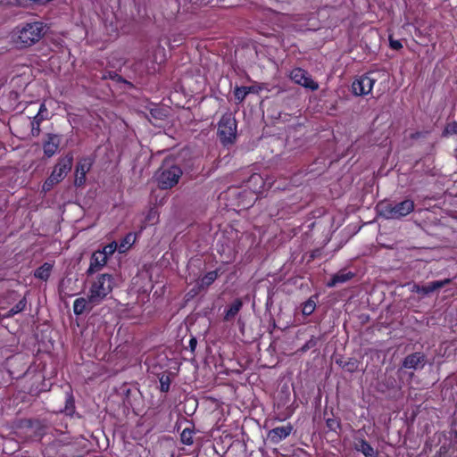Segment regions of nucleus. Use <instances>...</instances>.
Returning a JSON list of instances; mask_svg holds the SVG:
<instances>
[{
  "instance_id": "obj_19",
  "label": "nucleus",
  "mask_w": 457,
  "mask_h": 457,
  "mask_svg": "<svg viewBox=\"0 0 457 457\" xmlns=\"http://www.w3.org/2000/svg\"><path fill=\"white\" fill-rule=\"evenodd\" d=\"M243 306V303L240 299H236L232 304L229 306V308L227 310L224 320H232L241 310Z\"/></svg>"
},
{
  "instance_id": "obj_18",
  "label": "nucleus",
  "mask_w": 457,
  "mask_h": 457,
  "mask_svg": "<svg viewBox=\"0 0 457 457\" xmlns=\"http://www.w3.org/2000/svg\"><path fill=\"white\" fill-rule=\"evenodd\" d=\"M249 188L254 193H258L264 186L263 179L260 174H253L247 181Z\"/></svg>"
},
{
  "instance_id": "obj_23",
  "label": "nucleus",
  "mask_w": 457,
  "mask_h": 457,
  "mask_svg": "<svg viewBox=\"0 0 457 457\" xmlns=\"http://www.w3.org/2000/svg\"><path fill=\"white\" fill-rule=\"evenodd\" d=\"M158 220H159L158 211L154 208H151L148 211L144 222H145V226L154 225L155 223L158 222Z\"/></svg>"
},
{
  "instance_id": "obj_17",
  "label": "nucleus",
  "mask_w": 457,
  "mask_h": 457,
  "mask_svg": "<svg viewBox=\"0 0 457 457\" xmlns=\"http://www.w3.org/2000/svg\"><path fill=\"white\" fill-rule=\"evenodd\" d=\"M353 277V273L351 271L341 270L331 278L330 281L328 282V287H333L337 284L345 283L350 280Z\"/></svg>"
},
{
  "instance_id": "obj_2",
  "label": "nucleus",
  "mask_w": 457,
  "mask_h": 457,
  "mask_svg": "<svg viewBox=\"0 0 457 457\" xmlns=\"http://www.w3.org/2000/svg\"><path fill=\"white\" fill-rule=\"evenodd\" d=\"M114 279L110 274L98 276L92 283L88 294L92 305H98L112 291Z\"/></svg>"
},
{
  "instance_id": "obj_12",
  "label": "nucleus",
  "mask_w": 457,
  "mask_h": 457,
  "mask_svg": "<svg viewBox=\"0 0 457 457\" xmlns=\"http://www.w3.org/2000/svg\"><path fill=\"white\" fill-rule=\"evenodd\" d=\"M293 429V426L289 423L286 426L274 428L269 431L268 438L273 444H278L282 440L286 439L292 433Z\"/></svg>"
},
{
  "instance_id": "obj_11",
  "label": "nucleus",
  "mask_w": 457,
  "mask_h": 457,
  "mask_svg": "<svg viewBox=\"0 0 457 457\" xmlns=\"http://www.w3.org/2000/svg\"><path fill=\"white\" fill-rule=\"evenodd\" d=\"M426 363V357L422 353H414L407 355L403 361V368L409 370L422 369Z\"/></svg>"
},
{
  "instance_id": "obj_24",
  "label": "nucleus",
  "mask_w": 457,
  "mask_h": 457,
  "mask_svg": "<svg viewBox=\"0 0 457 457\" xmlns=\"http://www.w3.org/2000/svg\"><path fill=\"white\" fill-rule=\"evenodd\" d=\"M26 304H27V301H26V298L23 297L21 300L19 301V303L14 305L9 312L7 314H5L4 317L5 318H10V317H12L14 316L15 314L22 312L25 307H26Z\"/></svg>"
},
{
  "instance_id": "obj_22",
  "label": "nucleus",
  "mask_w": 457,
  "mask_h": 457,
  "mask_svg": "<svg viewBox=\"0 0 457 457\" xmlns=\"http://www.w3.org/2000/svg\"><path fill=\"white\" fill-rule=\"evenodd\" d=\"M47 119V117H39L35 116L32 120H30L31 126V135L33 137H37L40 133V124L43 120Z\"/></svg>"
},
{
  "instance_id": "obj_21",
  "label": "nucleus",
  "mask_w": 457,
  "mask_h": 457,
  "mask_svg": "<svg viewBox=\"0 0 457 457\" xmlns=\"http://www.w3.org/2000/svg\"><path fill=\"white\" fill-rule=\"evenodd\" d=\"M136 236L132 233H129L118 245V250L120 253L127 252L130 246L135 243Z\"/></svg>"
},
{
  "instance_id": "obj_10",
  "label": "nucleus",
  "mask_w": 457,
  "mask_h": 457,
  "mask_svg": "<svg viewBox=\"0 0 457 457\" xmlns=\"http://www.w3.org/2000/svg\"><path fill=\"white\" fill-rule=\"evenodd\" d=\"M450 282H451L450 278H445L444 280L432 281L426 286L413 284L411 287V292L416 293V294H419V295H421L424 296V295H428L442 288L443 287L448 285Z\"/></svg>"
},
{
  "instance_id": "obj_27",
  "label": "nucleus",
  "mask_w": 457,
  "mask_h": 457,
  "mask_svg": "<svg viewBox=\"0 0 457 457\" xmlns=\"http://www.w3.org/2000/svg\"><path fill=\"white\" fill-rule=\"evenodd\" d=\"M118 249V244L113 241L107 245H105L102 250H99L100 253H104V256L108 259L111 255L114 253V252Z\"/></svg>"
},
{
  "instance_id": "obj_5",
  "label": "nucleus",
  "mask_w": 457,
  "mask_h": 457,
  "mask_svg": "<svg viewBox=\"0 0 457 457\" xmlns=\"http://www.w3.org/2000/svg\"><path fill=\"white\" fill-rule=\"evenodd\" d=\"M218 135L223 144H231L237 136V122L232 113L227 112L218 123Z\"/></svg>"
},
{
  "instance_id": "obj_15",
  "label": "nucleus",
  "mask_w": 457,
  "mask_h": 457,
  "mask_svg": "<svg viewBox=\"0 0 457 457\" xmlns=\"http://www.w3.org/2000/svg\"><path fill=\"white\" fill-rule=\"evenodd\" d=\"M95 305H92L90 301V295H87V298L79 297L74 301L73 312L76 315H80L86 311H90Z\"/></svg>"
},
{
  "instance_id": "obj_35",
  "label": "nucleus",
  "mask_w": 457,
  "mask_h": 457,
  "mask_svg": "<svg viewBox=\"0 0 457 457\" xmlns=\"http://www.w3.org/2000/svg\"><path fill=\"white\" fill-rule=\"evenodd\" d=\"M161 382V390L162 392H168L169 391V388H170V382H169V379L167 378V381H164L163 380V378H161L160 380Z\"/></svg>"
},
{
  "instance_id": "obj_37",
  "label": "nucleus",
  "mask_w": 457,
  "mask_h": 457,
  "mask_svg": "<svg viewBox=\"0 0 457 457\" xmlns=\"http://www.w3.org/2000/svg\"><path fill=\"white\" fill-rule=\"evenodd\" d=\"M196 345H197V341L195 337H192L190 340H189V347L191 349L192 352L195 351V347H196Z\"/></svg>"
},
{
  "instance_id": "obj_32",
  "label": "nucleus",
  "mask_w": 457,
  "mask_h": 457,
  "mask_svg": "<svg viewBox=\"0 0 457 457\" xmlns=\"http://www.w3.org/2000/svg\"><path fill=\"white\" fill-rule=\"evenodd\" d=\"M445 135H455L457 134V123L451 122L448 123L444 130Z\"/></svg>"
},
{
  "instance_id": "obj_4",
  "label": "nucleus",
  "mask_w": 457,
  "mask_h": 457,
  "mask_svg": "<svg viewBox=\"0 0 457 457\" xmlns=\"http://www.w3.org/2000/svg\"><path fill=\"white\" fill-rule=\"evenodd\" d=\"M183 172L179 166L170 162H163L156 173L158 186L162 189H169L179 183Z\"/></svg>"
},
{
  "instance_id": "obj_36",
  "label": "nucleus",
  "mask_w": 457,
  "mask_h": 457,
  "mask_svg": "<svg viewBox=\"0 0 457 457\" xmlns=\"http://www.w3.org/2000/svg\"><path fill=\"white\" fill-rule=\"evenodd\" d=\"M346 367L348 371L353 372L357 369L356 361H349L348 363H346Z\"/></svg>"
},
{
  "instance_id": "obj_34",
  "label": "nucleus",
  "mask_w": 457,
  "mask_h": 457,
  "mask_svg": "<svg viewBox=\"0 0 457 457\" xmlns=\"http://www.w3.org/2000/svg\"><path fill=\"white\" fill-rule=\"evenodd\" d=\"M47 114H48V112H47V109L46 107V104H42L39 107V110L37 113V116H39V117H47Z\"/></svg>"
},
{
  "instance_id": "obj_25",
  "label": "nucleus",
  "mask_w": 457,
  "mask_h": 457,
  "mask_svg": "<svg viewBox=\"0 0 457 457\" xmlns=\"http://www.w3.org/2000/svg\"><path fill=\"white\" fill-rule=\"evenodd\" d=\"M193 430L190 428H185L181 435L180 440L184 445H191L193 444Z\"/></svg>"
},
{
  "instance_id": "obj_13",
  "label": "nucleus",
  "mask_w": 457,
  "mask_h": 457,
  "mask_svg": "<svg viewBox=\"0 0 457 457\" xmlns=\"http://www.w3.org/2000/svg\"><path fill=\"white\" fill-rule=\"evenodd\" d=\"M108 259L104 256V253L96 251L92 254L90 260V265L87 270V274H93L101 270L106 263Z\"/></svg>"
},
{
  "instance_id": "obj_16",
  "label": "nucleus",
  "mask_w": 457,
  "mask_h": 457,
  "mask_svg": "<svg viewBox=\"0 0 457 457\" xmlns=\"http://www.w3.org/2000/svg\"><path fill=\"white\" fill-rule=\"evenodd\" d=\"M356 451L361 453L365 457H377L378 452L365 440L359 439L354 445Z\"/></svg>"
},
{
  "instance_id": "obj_3",
  "label": "nucleus",
  "mask_w": 457,
  "mask_h": 457,
  "mask_svg": "<svg viewBox=\"0 0 457 457\" xmlns=\"http://www.w3.org/2000/svg\"><path fill=\"white\" fill-rule=\"evenodd\" d=\"M44 28L42 22L26 23L17 31L14 39L16 45L20 47H28L34 45L44 35Z\"/></svg>"
},
{
  "instance_id": "obj_8",
  "label": "nucleus",
  "mask_w": 457,
  "mask_h": 457,
  "mask_svg": "<svg viewBox=\"0 0 457 457\" xmlns=\"http://www.w3.org/2000/svg\"><path fill=\"white\" fill-rule=\"evenodd\" d=\"M73 164V156L69 154L60 158L54 167L52 173L50 174L56 180L61 182L66 175L71 171Z\"/></svg>"
},
{
  "instance_id": "obj_30",
  "label": "nucleus",
  "mask_w": 457,
  "mask_h": 457,
  "mask_svg": "<svg viewBox=\"0 0 457 457\" xmlns=\"http://www.w3.org/2000/svg\"><path fill=\"white\" fill-rule=\"evenodd\" d=\"M326 425L329 431L337 432L340 428V421L335 418L327 419Z\"/></svg>"
},
{
  "instance_id": "obj_33",
  "label": "nucleus",
  "mask_w": 457,
  "mask_h": 457,
  "mask_svg": "<svg viewBox=\"0 0 457 457\" xmlns=\"http://www.w3.org/2000/svg\"><path fill=\"white\" fill-rule=\"evenodd\" d=\"M389 44L390 47L394 50H399L403 47L402 43L399 40L392 38V37H389Z\"/></svg>"
},
{
  "instance_id": "obj_1",
  "label": "nucleus",
  "mask_w": 457,
  "mask_h": 457,
  "mask_svg": "<svg viewBox=\"0 0 457 457\" xmlns=\"http://www.w3.org/2000/svg\"><path fill=\"white\" fill-rule=\"evenodd\" d=\"M414 202L411 199L399 203L384 201L378 204L379 214L387 220H399L405 217L414 211Z\"/></svg>"
},
{
  "instance_id": "obj_29",
  "label": "nucleus",
  "mask_w": 457,
  "mask_h": 457,
  "mask_svg": "<svg viewBox=\"0 0 457 457\" xmlns=\"http://www.w3.org/2000/svg\"><path fill=\"white\" fill-rule=\"evenodd\" d=\"M315 308H316L315 302L313 300L309 299L303 305V310H302L303 314L309 316L314 312Z\"/></svg>"
},
{
  "instance_id": "obj_6",
  "label": "nucleus",
  "mask_w": 457,
  "mask_h": 457,
  "mask_svg": "<svg viewBox=\"0 0 457 457\" xmlns=\"http://www.w3.org/2000/svg\"><path fill=\"white\" fill-rule=\"evenodd\" d=\"M377 79L372 73H367L357 78L352 84V90L355 96H365L371 92Z\"/></svg>"
},
{
  "instance_id": "obj_20",
  "label": "nucleus",
  "mask_w": 457,
  "mask_h": 457,
  "mask_svg": "<svg viewBox=\"0 0 457 457\" xmlns=\"http://www.w3.org/2000/svg\"><path fill=\"white\" fill-rule=\"evenodd\" d=\"M52 264L45 262L39 268L35 270V277L42 280H47L52 270Z\"/></svg>"
},
{
  "instance_id": "obj_31",
  "label": "nucleus",
  "mask_w": 457,
  "mask_h": 457,
  "mask_svg": "<svg viewBox=\"0 0 457 457\" xmlns=\"http://www.w3.org/2000/svg\"><path fill=\"white\" fill-rule=\"evenodd\" d=\"M59 181L56 180L54 177H52L51 175L46 179V180L44 182L43 186H42V190L46 193L48 191H50L54 185L58 184Z\"/></svg>"
},
{
  "instance_id": "obj_28",
  "label": "nucleus",
  "mask_w": 457,
  "mask_h": 457,
  "mask_svg": "<svg viewBox=\"0 0 457 457\" xmlns=\"http://www.w3.org/2000/svg\"><path fill=\"white\" fill-rule=\"evenodd\" d=\"M218 274L216 271H210L208 272L202 279H201V286L208 287L211 284H212L215 279L217 278Z\"/></svg>"
},
{
  "instance_id": "obj_7",
  "label": "nucleus",
  "mask_w": 457,
  "mask_h": 457,
  "mask_svg": "<svg viewBox=\"0 0 457 457\" xmlns=\"http://www.w3.org/2000/svg\"><path fill=\"white\" fill-rule=\"evenodd\" d=\"M291 79L296 84L315 91L319 88V84L315 82L308 72L301 68H295L290 72Z\"/></svg>"
},
{
  "instance_id": "obj_9",
  "label": "nucleus",
  "mask_w": 457,
  "mask_h": 457,
  "mask_svg": "<svg viewBox=\"0 0 457 457\" xmlns=\"http://www.w3.org/2000/svg\"><path fill=\"white\" fill-rule=\"evenodd\" d=\"M93 161L89 157L82 158L76 165L74 185L81 187L86 182V175L90 170Z\"/></svg>"
},
{
  "instance_id": "obj_26",
  "label": "nucleus",
  "mask_w": 457,
  "mask_h": 457,
  "mask_svg": "<svg viewBox=\"0 0 457 457\" xmlns=\"http://www.w3.org/2000/svg\"><path fill=\"white\" fill-rule=\"evenodd\" d=\"M249 93H250V87H237L235 89L234 95H235V98L238 102H242Z\"/></svg>"
},
{
  "instance_id": "obj_14",
  "label": "nucleus",
  "mask_w": 457,
  "mask_h": 457,
  "mask_svg": "<svg viewBox=\"0 0 457 457\" xmlns=\"http://www.w3.org/2000/svg\"><path fill=\"white\" fill-rule=\"evenodd\" d=\"M60 145V137L54 134H49L47 137V140L44 143L43 149L44 154L51 157L53 156L58 150Z\"/></svg>"
}]
</instances>
